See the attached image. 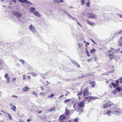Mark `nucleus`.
<instances>
[{
    "label": "nucleus",
    "mask_w": 122,
    "mask_h": 122,
    "mask_svg": "<svg viewBox=\"0 0 122 122\" xmlns=\"http://www.w3.org/2000/svg\"><path fill=\"white\" fill-rule=\"evenodd\" d=\"M90 100L89 97H86L85 98V100H83V102H84V103H88L90 101Z\"/></svg>",
    "instance_id": "nucleus-10"
},
{
    "label": "nucleus",
    "mask_w": 122,
    "mask_h": 122,
    "mask_svg": "<svg viewBox=\"0 0 122 122\" xmlns=\"http://www.w3.org/2000/svg\"><path fill=\"white\" fill-rule=\"evenodd\" d=\"M102 75H108L109 74H107V73H103L102 74Z\"/></svg>",
    "instance_id": "nucleus-53"
},
{
    "label": "nucleus",
    "mask_w": 122,
    "mask_h": 122,
    "mask_svg": "<svg viewBox=\"0 0 122 122\" xmlns=\"http://www.w3.org/2000/svg\"><path fill=\"white\" fill-rule=\"evenodd\" d=\"M7 80V82L8 83H9L10 82V77H8V78H6Z\"/></svg>",
    "instance_id": "nucleus-39"
},
{
    "label": "nucleus",
    "mask_w": 122,
    "mask_h": 122,
    "mask_svg": "<svg viewBox=\"0 0 122 122\" xmlns=\"http://www.w3.org/2000/svg\"><path fill=\"white\" fill-rule=\"evenodd\" d=\"M12 13L13 15L15 16L17 18H20L22 16V14L18 11H13Z\"/></svg>",
    "instance_id": "nucleus-2"
},
{
    "label": "nucleus",
    "mask_w": 122,
    "mask_h": 122,
    "mask_svg": "<svg viewBox=\"0 0 122 122\" xmlns=\"http://www.w3.org/2000/svg\"><path fill=\"white\" fill-rule=\"evenodd\" d=\"M75 20L76 21V22H77V23L81 27H82V26L80 24V23H79L78 22V21L76 20Z\"/></svg>",
    "instance_id": "nucleus-46"
},
{
    "label": "nucleus",
    "mask_w": 122,
    "mask_h": 122,
    "mask_svg": "<svg viewBox=\"0 0 122 122\" xmlns=\"http://www.w3.org/2000/svg\"><path fill=\"white\" fill-rule=\"evenodd\" d=\"M96 51L95 49H93L91 50L90 53H93L95 52Z\"/></svg>",
    "instance_id": "nucleus-24"
},
{
    "label": "nucleus",
    "mask_w": 122,
    "mask_h": 122,
    "mask_svg": "<svg viewBox=\"0 0 122 122\" xmlns=\"http://www.w3.org/2000/svg\"><path fill=\"white\" fill-rule=\"evenodd\" d=\"M89 94L88 89L87 88H85L83 92V95L84 97H86Z\"/></svg>",
    "instance_id": "nucleus-3"
},
{
    "label": "nucleus",
    "mask_w": 122,
    "mask_h": 122,
    "mask_svg": "<svg viewBox=\"0 0 122 122\" xmlns=\"http://www.w3.org/2000/svg\"><path fill=\"white\" fill-rule=\"evenodd\" d=\"M111 106V104L108 103L104 104L103 106V108H106Z\"/></svg>",
    "instance_id": "nucleus-12"
},
{
    "label": "nucleus",
    "mask_w": 122,
    "mask_h": 122,
    "mask_svg": "<svg viewBox=\"0 0 122 122\" xmlns=\"http://www.w3.org/2000/svg\"><path fill=\"white\" fill-rule=\"evenodd\" d=\"M118 16L120 18H122V15H121L120 14H118Z\"/></svg>",
    "instance_id": "nucleus-58"
},
{
    "label": "nucleus",
    "mask_w": 122,
    "mask_h": 122,
    "mask_svg": "<svg viewBox=\"0 0 122 122\" xmlns=\"http://www.w3.org/2000/svg\"><path fill=\"white\" fill-rule=\"evenodd\" d=\"M70 101V99H67L65 100L64 102L65 103L67 102H68Z\"/></svg>",
    "instance_id": "nucleus-40"
},
{
    "label": "nucleus",
    "mask_w": 122,
    "mask_h": 122,
    "mask_svg": "<svg viewBox=\"0 0 122 122\" xmlns=\"http://www.w3.org/2000/svg\"><path fill=\"white\" fill-rule=\"evenodd\" d=\"M20 62L21 63L23 64H24L25 62V61L21 59L20 60Z\"/></svg>",
    "instance_id": "nucleus-32"
},
{
    "label": "nucleus",
    "mask_w": 122,
    "mask_h": 122,
    "mask_svg": "<svg viewBox=\"0 0 122 122\" xmlns=\"http://www.w3.org/2000/svg\"><path fill=\"white\" fill-rule=\"evenodd\" d=\"M86 15L88 18L96 19L97 18V15H96L91 13H87Z\"/></svg>",
    "instance_id": "nucleus-1"
},
{
    "label": "nucleus",
    "mask_w": 122,
    "mask_h": 122,
    "mask_svg": "<svg viewBox=\"0 0 122 122\" xmlns=\"http://www.w3.org/2000/svg\"><path fill=\"white\" fill-rule=\"evenodd\" d=\"M30 88L27 86H26L24 87L22 89V91L24 92H26L28 91L29 89H30Z\"/></svg>",
    "instance_id": "nucleus-16"
},
{
    "label": "nucleus",
    "mask_w": 122,
    "mask_h": 122,
    "mask_svg": "<svg viewBox=\"0 0 122 122\" xmlns=\"http://www.w3.org/2000/svg\"><path fill=\"white\" fill-rule=\"evenodd\" d=\"M90 40L92 41L93 42V43H95V44H96V43L93 40H92L90 38Z\"/></svg>",
    "instance_id": "nucleus-57"
},
{
    "label": "nucleus",
    "mask_w": 122,
    "mask_h": 122,
    "mask_svg": "<svg viewBox=\"0 0 122 122\" xmlns=\"http://www.w3.org/2000/svg\"><path fill=\"white\" fill-rule=\"evenodd\" d=\"M9 105H10V106H14L13 104L12 103H10V104H9Z\"/></svg>",
    "instance_id": "nucleus-64"
},
{
    "label": "nucleus",
    "mask_w": 122,
    "mask_h": 122,
    "mask_svg": "<svg viewBox=\"0 0 122 122\" xmlns=\"http://www.w3.org/2000/svg\"><path fill=\"white\" fill-rule=\"evenodd\" d=\"M114 113L116 114H119L121 112L117 111H114Z\"/></svg>",
    "instance_id": "nucleus-27"
},
{
    "label": "nucleus",
    "mask_w": 122,
    "mask_h": 122,
    "mask_svg": "<svg viewBox=\"0 0 122 122\" xmlns=\"http://www.w3.org/2000/svg\"><path fill=\"white\" fill-rule=\"evenodd\" d=\"M116 89L117 90V91H118V92L122 91V88H120L119 87H117L116 88Z\"/></svg>",
    "instance_id": "nucleus-23"
},
{
    "label": "nucleus",
    "mask_w": 122,
    "mask_h": 122,
    "mask_svg": "<svg viewBox=\"0 0 122 122\" xmlns=\"http://www.w3.org/2000/svg\"><path fill=\"white\" fill-rule=\"evenodd\" d=\"M90 84L92 85V87H94L96 85V83L95 81H91L90 82Z\"/></svg>",
    "instance_id": "nucleus-17"
},
{
    "label": "nucleus",
    "mask_w": 122,
    "mask_h": 122,
    "mask_svg": "<svg viewBox=\"0 0 122 122\" xmlns=\"http://www.w3.org/2000/svg\"><path fill=\"white\" fill-rule=\"evenodd\" d=\"M117 91L116 90V89H114L112 92V93L113 94H116L117 92Z\"/></svg>",
    "instance_id": "nucleus-35"
},
{
    "label": "nucleus",
    "mask_w": 122,
    "mask_h": 122,
    "mask_svg": "<svg viewBox=\"0 0 122 122\" xmlns=\"http://www.w3.org/2000/svg\"><path fill=\"white\" fill-rule=\"evenodd\" d=\"M89 97V99H90L95 100L98 98V97H96L90 96Z\"/></svg>",
    "instance_id": "nucleus-20"
},
{
    "label": "nucleus",
    "mask_w": 122,
    "mask_h": 122,
    "mask_svg": "<svg viewBox=\"0 0 122 122\" xmlns=\"http://www.w3.org/2000/svg\"><path fill=\"white\" fill-rule=\"evenodd\" d=\"M113 53L109 55L108 56L109 57H111V56H113Z\"/></svg>",
    "instance_id": "nucleus-59"
},
{
    "label": "nucleus",
    "mask_w": 122,
    "mask_h": 122,
    "mask_svg": "<svg viewBox=\"0 0 122 122\" xmlns=\"http://www.w3.org/2000/svg\"><path fill=\"white\" fill-rule=\"evenodd\" d=\"M7 114L8 115L9 118L10 120H12V118L11 116L7 112H6Z\"/></svg>",
    "instance_id": "nucleus-28"
},
{
    "label": "nucleus",
    "mask_w": 122,
    "mask_h": 122,
    "mask_svg": "<svg viewBox=\"0 0 122 122\" xmlns=\"http://www.w3.org/2000/svg\"><path fill=\"white\" fill-rule=\"evenodd\" d=\"M89 0H88V1L87 3L86 4V6L88 7H89L90 5V3Z\"/></svg>",
    "instance_id": "nucleus-36"
},
{
    "label": "nucleus",
    "mask_w": 122,
    "mask_h": 122,
    "mask_svg": "<svg viewBox=\"0 0 122 122\" xmlns=\"http://www.w3.org/2000/svg\"><path fill=\"white\" fill-rule=\"evenodd\" d=\"M56 107L55 106H54L53 107H52L51 109L49 110H47V111L48 112H52L53 111H55V110Z\"/></svg>",
    "instance_id": "nucleus-18"
},
{
    "label": "nucleus",
    "mask_w": 122,
    "mask_h": 122,
    "mask_svg": "<svg viewBox=\"0 0 122 122\" xmlns=\"http://www.w3.org/2000/svg\"><path fill=\"white\" fill-rule=\"evenodd\" d=\"M92 75L91 73H88L86 75H84L82 76L81 77H78V78H82L86 77L87 76H92Z\"/></svg>",
    "instance_id": "nucleus-9"
},
{
    "label": "nucleus",
    "mask_w": 122,
    "mask_h": 122,
    "mask_svg": "<svg viewBox=\"0 0 122 122\" xmlns=\"http://www.w3.org/2000/svg\"><path fill=\"white\" fill-rule=\"evenodd\" d=\"M118 80H116V84L113 82H112L111 84L114 88H115L117 86H118L119 85V84H118Z\"/></svg>",
    "instance_id": "nucleus-7"
},
{
    "label": "nucleus",
    "mask_w": 122,
    "mask_h": 122,
    "mask_svg": "<svg viewBox=\"0 0 122 122\" xmlns=\"http://www.w3.org/2000/svg\"><path fill=\"white\" fill-rule=\"evenodd\" d=\"M117 34H121V35H122V30H121L118 32L117 33Z\"/></svg>",
    "instance_id": "nucleus-43"
},
{
    "label": "nucleus",
    "mask_w": 122,
    "mask_h": 122,
    "mask_svg": "<svg viewBox=\"0 0 122 122\" xmlns=\"http://www.w3.org/2000/svg\"><path fill=\"white\" fill-rule=\"evenodd\" d=\"M23 79L24 80L25 79V78L27 77V76L25 75H23Z\"/></svg>",
    "instance_id": "nucleus-51"
},
{
    "label": "nucleus",
    "mask_w": 122,
    "mask_h": 122,
    "mask_svg": "<svg viewBox=\"0 0 122 122\" xmlns=\"http://www.w3.org/2000/svg\"><path fill=\"white\" fill-rule=\"evenodd\" d=\"M86 54L88 56H90V55L89 54V52H88V50L87 49H86Z\"/></svg>",
    "instance_id": "nucleus-33"
},
{
    "label": "nucleus",
    "mask_w": 122,
    "mask_h": 122,
    "mask_svg": "<svg viewBox=\"0 0 122 122\" xmlns=\"http://www.w3.org/2000/svg\"><path fill=\"white\" fill-rule=\"evenodd\" d=\"M11 109L14 112L16 111V107L15 106H13V107L11 108Z\"/></svg>",
    "instance_id": "nucleus-26"
},
{
    "label": "nucleus",
    "mask_w": 122,
    "mask_h": 122,
    "mask_svg": "<svg viewBox=\"0 0 122 122\" xmlns=\"http://www.w3.org/2000/svg\"><path fill=\"white\" fill-rule=\"evenodd\" d=\"M120 49L119 48H118L117 50L115 51L116 52H117L118 51H120Z\"/></svg>",
    "instance_id": "nucleus-61"
},
{
    "label": "nucleus",
    "mask_w": 122,
    "mask_h": 122,
    "mask_svg": "<svg viewBox=\"0 0 122 122\" xmlns=\"http://www.w3.org/2000/svg\"><path fill=\"white\" fill-rule=\"evenodd\" d=\"M111 112V111H107L106 112V114L109 116H110V115L109 114Z\"/></svg>",
    "instance_id": "nucleus-31"
},
{
    "label": "nucleus",
    "mask_w": 122,
    "mask_h": 122,
    "mask_svg": "<svg viewBox=\"0 0 122 122\" xmlns=\"http://www.w3.org/2000/svg\"><path fill=\"white\" fill-rule=\"evenodd\" d=\"M1 112H3L5 116L6 115L5 114L6 113L4 111H3V110H1Z\"/></svg>",
    "instance_id": "nucleus-54"
},
{
    "label": "nucleus",
    "mask_w": 122,
    "mask_h": 122,
    "mask_svg": "<svg viewBox=\"0 0 122 122\" xmlns=\"http://www.w3.org/2000/svg\"><path fill=\"white\" fill-rule=\"evenodd\" d=\"M84 102L83 101H81L78 104V105L80 108L84 109L85 105L84 104Z\"/></svg>",
    "instance_id": "nucleus-6"
},
{
    "label": "nucleus",
    "mask_w": 122,
    "mask_h": 122,
    "mask_svg": "<svg viewBox=\"0 0 122 122\" xmlns=\"http://www.w3.org/2000/svg\"><path fill=\"white\" fill-rule=\"evenodd\" d=\"M121 40H120V39H119L118 41V44L119 46H122V42H121Z\"/></svg>",
    "instance_id": "nucleus-30"
},
{
    "label": "nucleus",
    "mask_w": 122,
    "mask_h": 122,
    "mask_svg": "<svg viewBox=\"0 0 122 122\" xmlns=\"http://www.w3.org/2000/svg\"><path fill=\"white\" fill-rule=\"evenodd\" d=\"M82 46V44H78V47L79 48H80L81 47V46Z\"/></svg>",
    "instance_id": "nucleus-50"
},
{
    "label": "nucleus",
    "mask_w": 122,
    "mask_h": 122,
    "mask_svg": "<svg viewBox=\"0 0 122 122\" xmlns=\"http://www.w3.org/2000/svg\"><path fill=\"white\" fill-rule=\"evenodd\" d=\"M4 61L3 60L0 59V65L4 63Z\"/></svg>",
    "instance_id": "nucleus-41"
},
{
    "label": "nucleus",
    "mask_w": 122,
    "mask_h": 122,
    "mask_svg": "<svg viewBox=\"0 0 122 122\" xmlns=\"http://www.w3.org/2000/svg\"><path fill=\"white\" fill-rule=\"evenodd\" d=\"M34 14L36 16L38 17H40L41 15L37 11H36L34 12Z\"/></svg>",
    "instance_id": "nucleus-14"
},
{
    "label": "nucleus",
    "mask_w": 122,
    "mask_h": 122,
    "mask_svg": "<svg viewBox=\"0 0 122 122\" xmlns=\"http://www.w3.org/2000/svg\"><path fill=\"white\" fill-rule=\"evenodd\" d=\"M32 94L33 95H34L36 97H38V94L35 91H33L32 92Z\"/></svg>",
    "instance_id": "nucleus-22"
},
{
    "label": "nucleus",
    "mask_w": 122,
    "mask_h": 122,
    "mask_svg": "<svg viewBox=\"0 0 122 122\" xmlns=\"http://www.w3.org/2000/svg\"><path fill=\"white\" fill-rule=\"evenodd\" d=\"M36 111H37L38 113H40L42 112V111H39V110H36Z\"/></svg>",
    "instance_id": "nucleus-48"
},
{
    "label": "nucleus",
    "mask_w": 122,
    "mask_h": 122,
    "mask_svg": "<svg viewBox=\"0 0 122 122\" xmlns=\"http://www.w3.org/2000/svg\"><path fill=\"white\" fill-rule=\"evenodd\" d=\"M54 95L53 94H52L50 96H48V97L49 98L53 97Z\"/></svg>",
    "instance_id": "nucleus-42"
},
{
    "label": "nucleus",
    "mask_w": 122,
    "mask_h": 122,
    "mask_svg": "<svg viewBox=\"0 0 122 122\" xmlns=\"http://www.w3.org/2000/svg\"><path fill=\"white\" fill-rule=\"evenodd\" d=\"M92 58H91V59H88L87 61L88 62H90V61H91V60H92Z\"/></svg>",
    "instance_id": "nucleus-56"
},
{
    "label": "nucleus",
    "mask_w": 122,
    "mask_h": 122,
    "mask_svg": "<svg viewBox=\"0 0 122 122\" xmlns=\"http://www.w3.org/2000/svg\"><path fill=\"white\" fill-rule=\"evenodd\" d=\"M64 13L66 14L67 15L69 16L70 18L72 19L75 20H76V19L75 18L72 17L71 16V15L69 13H68L66 11L64 10Z\"/></svg>",
    "instance_id": "nucleus-8"
},
{
    "label": "nucleus",
    "mask_w": 122,
    "mask_h": 122,
    "mask_svg": "<svg viewBox=\"0 0 122 122\" xmlns=\"http://www.w3.org/2000/svg\"><path fill=\"white\" fill-rule=\"evenodd\" d=\"M86 21L89 25L92 26H93L94 25V22L90 21L88 19L86 20Z\"/></svg>",
    "instance_id": "nucleus-15"
},
{
    "label": "nucleus",
    "mask_w": 122,
    "mask_h": 122,
    "mask_svg": "<svg viewBox=\"0 0 122 122\" xmlns=\"http://www.w3.org/2000/svg\"><path fill=\"white\" fill-rule=\"evenodd\" d=\"M18 0L22 3H25L26 4H30L31 5H32V4L29 2L27 0Z\"/></svg>",
    "instance_id": "nucleus-5"
},
{
    "label": "nucleus",
    "mask_w": 122,
    "mask_h": 122,
    "mask_svg": "<svg viewBox=\"0 0 122 122\" xmlns=\"http://www.w3.org/2000/svg\"><path fill=\"white\" fill-rule=\"evenodd\" d=\"M12 97H13L14 98H17L18 97V96H16L14 95H12Z\"/></svg>",
    "instance_id": "nucleus-52"
},
{
    "label": "nucleus",
    "mask_w": 122,
    "mask_h": 122,
    "mask_svg": "<svg viewBox=\"0 0 122 122\" xmlns=\"http://www.w3.org/2000/svg\"><path fill=\"white\" fill-rule=\"evenodd\" d=\"M114 70H112L109 71L107 72V73H111L113 72L114 71Z\"/></svg>",
    "instance_id": "nucleus-49"
},
{
    "label": "nucleus",
    "mask_w": 122,
    "mask_h": 122,
    "mask_svg": "<svg viewBox=\"0 0 122 122\" xmlns=\"http://www.w3.org/2000/svg\"><path fill=\"white\" fill-rule=\"evenodd\" d=\"M66 117L65 115H62L60 116L59 117V119L61 120H62L64 119H66Z\"/></svg>",
    "instance_id": "nucleus-13"
},
{
    "label": "nucleus",
    "mask_w": 122,
    "mask_h": 122,
    "mask_svg": "<svg viewBox=\"0 0 122 122\" xmlns=\"http://www.w3.org/2000/svg\"><path fill=\"white\" fill-rule=\"evenodd\" d=\"M20 64H19V63H17V64H16V66H20Z\"/></svg>",
    "instance_id": "nucleus-63"
},
{
    "label": "nucleus",
    "mask_w": 122,
    "mask_h": 122,
    "mask_svg": "<svg viewBox=\"0 0 122 122\" xmlns=\"http://www.w3.org/2000/svg\"><path fill=\"white\" fill-rule=\"evenodd\" d=\"M41 90L42 91H43V90H44V88H43V87H42V86H41Z\"/></svg>",
    "instance_id": "nucleus-60"
},
{
    "label": "nucleus",
    "mask_w": 122,
    "mask_h": 122,
    "mask_svg": "<svg viewBox=\"0 0 122 122\" xmlns=\"http://www.w3.org/2000/svg\"><path fill=\"white\" fill-rule=\"evenodd\" d=\"M36 10V8L33 7H31L30 9V11L31 13H33Z\"/></svg>",
    "instance_id": "nucleus-19"
},
{
    "label": "nucleus",
    "mask_w": 122,
    "mask_h": 122,
    "mask_svg": "<svg viewBox=\"0 0 122 122\" xmlns=\"http://www.w3.org/2000/svg\"><path fill=\"white\" fill-rule=\"evenodd\" d=\"M78 118H76L74 120L75 122H78Z\"/></svg>",
    "instance_id": "nucleus-44"
},
{
    "label": "nucleus",
    "mask_w": 122,
    "mask_h": 122,
    "mask_svg": "<svg viewBox=\"0 0 122 122\" xmlns=\"http://www.w3.org/2000/svg\"><path fill=\"white\" fill-rule=\"evenodd\" d=\"M30 29L33 33L36 32L35 28L32 25H30L29 27Z\"/></svg>",
    "instance_id": "nucleus-4"
},
{
    "label": "nucleus",
    "mask_w": 122,
    "mask_h": 122,
    "mask_svg": "<svg viewBox=\"0 0 122 122\" xmlns=\"http://www.w3.org/2000/svg\"><path fill=\"white\" fill-rule=\"evenodd\" d=\"M40 95H42L43 96L45 95H46V94L44 92H41L40 93Z\"/></svg>",
    "instance_id": "nucleus-45"
},
{
    "label": "nucleus",
    "mask_w": 122,
    "mask_h": 122,
    "mask_svg": "<svg viewBox=\"0 0 122 122\" xmlns=\"http://www.w3.org/2000/svg\"><path fill=\"white\" fill-rule=\"evenodd\" d=\"M19 121V122H25L24 120H22L20 119Z\"/></svg>",
    "instance_id": "nucleus-55"
},
{
    "label": "nucleus",
    "mask_w": 122,
    "mask_h": 122,
    "mask_svg": "<svg viewBox=\"0 0 122 122\" xmlns=\"http://www.w3.org/2000/svg\"><path fill=\"white\" fill-rule=\"evenodd\" d=\"M71 61L72 63H73L76 66L78 67H80V65L75 61L72 60Z\"/></svg>",
    "instance_id": "nucleus-11"
},
{
    "label": "nucleus",
    "mask_w": 122,
    "mask_h": 122,
    "mask_svg": "<svg viewBox=\"0 0 122 122\" xmlns=\"http://www.w3.org/2000/svg\"><path fill=\"white\" fill-rule=\"evenodd\" d=\"M85 0H81V5H82L85 4Z\"/></svg>",
    "instance_id": "nucleus-37"
},
{
    "label": "nucleus",
    "mask_w": 122,
    "mask_h": 122,
    "mask_svg": "<svg viewBox=\"0 0 122 122\" xmlns=\"http://www.w3.org/2000/svg\"><path fill=\"white\" fill-rule=\"evenodd\" d=\"M89 44H90V43L89 42H86V47H87V45H89Z\"/></svg>",
    "instance_id": "nucleus-62"
},
{
    "label": "nucleus",
    "mask_w": 122,
    "mask_h": 122,
    "mask_svg": "<svg viewBox=\"0 0 122 122\" xmlns=\"http://www.w3.org/2000/svg\"><path fill=\"white\" fill-rule=\"evenodd\" d=\"M69 113H70V111H69V110L67 108L66 109V111L65 112V113L66 114V115L68 116L69 115Z\"/></svg>",
    "instance_id": "nucleus-21"
},
{
    "label": "nucleus",
    "mask_w": 122,
    "mask_h": 122,
    "mask_svg": "<svg viewBox=\"0 0 122 122\" xmlns=\"http://www.w3.org/2000/svg\"><path fill=\"white\" fill-rule=\"evenodd\" d=\"M31 74L33 76L35 77L36 76H37V74L35 73L32 72Z\"/></svg>",
    "instance_id": "nucleus-29"
},
{
    "label": "nucleus",
    "mask_w": 122,
    "mask_h": 122,
    "mask_svg": "<svg viewBox=\"0 0 122 122\" xmlns=\"http://www.w3.org/2000/svg\"><path fill=\"white\" fill-rule=\"evenodd\" d=\"M120 79L117 80H118V84L119 83H121L122 82V77H120Z\"/></svg>",
    "instance_id": "nucleus-25"
},
{
    "label": "nucleus",
    "mask_w": 122,
    "mask_h": 122,
    "mask_svg": "<svg viewBox=\"0 0 122 122\" xmlns=\"http://www.w3.org/2000/svg\"><path fill=\"white\" fill-rule=\"evenodd\" d=\"M82 91H81L80 92H79L78 93L77 95L78 96L79 95H81L82 94Z\"/></svg>",
    "instance_id": "nucleus-38"
},
{
    "label": "nucleus",
    "mask_w": 122,
    "mask_h": 122,
    "mask_svg": "<svg viewBox=\"0 0 122 122\" xmlns=\"http://www.w3.org/2000/svg\"><path fill=\"white\" fill-rule=\"evenodd\" d=\"M8 74L7 73H6L5 74V77L6 78H8Z\"/></svg>",
    "instance_id": "nucleus-47"
},
{
    "label": "nucleus",
    "mask_w": 122,
    "mask_h": 122,
    "mask_svg": "<svg viewBox=\"0 0 122 122\" xmlns=\"http://www.w3.org/2000/svg\"><path fill=\"white\" fill-rule=\"evenodd\" d=\"M60 0H54L53 1L54 3L56 4L57 2L59 3Z\"/></svg>",
    "instance_id": "nucleus-34"
}]
</instances>
